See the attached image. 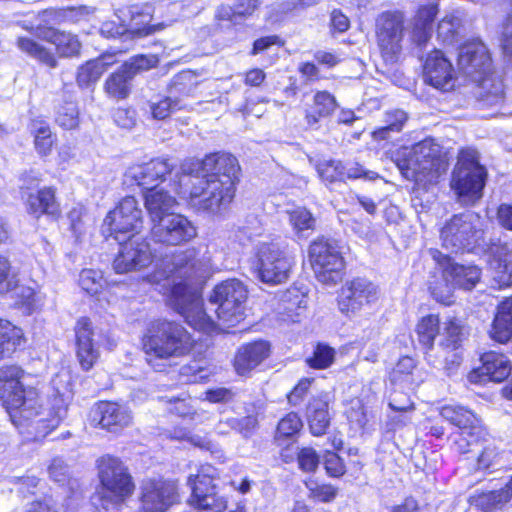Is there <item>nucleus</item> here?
I'll use <instances>...</instances> for the list:
<instances>
[{"mask_svg": "<svg viewBox=\"0 0 512 512\" xmlns=\"http://www.w3.org/2000/svg\"><path fill=\"white\" fill-rule=\"evenodd\" d=\"M26 206L28 213L37 218L42 214H56L58 212V204L55 197V189L44 187L36 194H30Z\"/></svg>", "mask_w": 512, "mask_h": 512, "instance_id": "obj_35", "label": "nucleus"}, {"mask_svg": "<svg viewBox=\"0 0 512 512\" xmlns=\"http://www.w3.org/2000/svg\"><path fill=\"white\" fill-rule=\"evenodd\" d=\"M23 340L22 329L5 319H0V359L11 353Z\"/></svg>", "mask_w": 512, "mask_h": 512, "instance_id": "obj_39", "label": "nucleus"}, {"mask_svg": "<svg viewBox=\"0 0 512 512\" xmlns=\"http://www.w3.org/2000/svg\"><path fill=\"white\" fill-rule=\"evenodd\" d=\"M17 47L30 57L38 60L39 62L49 66H56V59L54 54L49 51L46 47L38 43L37 41L27 38L19 37L17 39Z\"/></svg>", "mask_w": 512, "mask_h": 512, "instance_id": "obj_40", "label": "nucleus"}, {"mask_svg": "<svg viewBox=\"0 0 512 512\" xmlns=\"http://www.w3.org/2000/svg\"><path fill=\"white\" fill-rule=\"evenodd\" d=\"M254 267L257 278L269 285L286 282L294 266V258L286 247L275 242H262L256 246Z\"/></svg>", "mask_w": 512, "mask_h": 512, "instance_id": "obj_9", "label": "nucleus"}, {"mask_svg": "<svg viewBox=\"0 0 512 512\" xmlns=\"http://www.w3.org/2000/svg\"><path fill=\"white\" fill-rule=\"evenodd\" d=\"M95 420L101 428L109 432L118 433L124 428L130 426L133 421L131 410L116 402H100L94 410Z\"/></svg>", "mask_w": 512, "mask_h": 512, "instance_id": "obj_23", "label": "nucleus"}, {"mask_svg": "<svg viewBox=\"0 0 512 512\" xmlns=\"http://www.w3.org/2000/svg\"><path fill=\"white\" fill-rule=\"evenodd\" d=\"M98 476L101 485V512H117L135 489L132 476L124 463L109 455L98 460Z\"/></svg>", "mask_w": 512, "mask_h": 512, "instance_id": "obj_5", "label": "nucleus"}, {"mask_svg": "<svg viewBox=\"0 0 512 512\" xmlns=\"http://www.w3.org/2000/svg\"><path fill=\"white\" fill-rule=\"evenodd\" d=\"M511 6V12L508 14L503 25L501 46L506 55H512V0H508Z\"/></svg>", "mask_w": 512, "mask_h": 512, "instance_id": "obj_64", "label": "nucleus"}, {"mask_svg": "<svg viewBox=\"0 0 512 512\" xmlns=\"http://www.w3.org/2000/svg\"><path fill=\"white\" fill-rule=\"evenodd\" d=\"M336 108L335 98L325 91L317 92L314 96L313 105L307 109L305 119L308 125L313 126L320 118L329 116Z\"/></svg>", "mask_w": 512, "mask_h": 512, "instance_id": "obj_36", "label": "nucleus"}, {"mask_svg": "<svg viewBox=\"0 0 512 512\" xmlns=\"http://www.w3.org/2000/svg\"><path fill=\"white\" fill-rule=\"evenodd\" d=\"M319 177L326 183H334L345 179V168L340 161L322 160L316 165Z\"/></svg>", "mask_w": 512, "mask_h": 512, "instance_id": "obj_48", "label": "nucleus"}, {"mask_svg": "<svg viewBox=\"0 0 512 512\" xmlns=\"http://www.w3.org/2000/svg\"><path fill=\"white\" fill-rule=\"evenodd\" d=\"M486 170L473 149L462 150L451 180V188L463 204H473L482 196Z\"/></svg>", "mask_w": 512, "mask_h": 512, "instance_id": "obj_8", "label": "nucleus"}, {"mask_svg": "<svg viewBox=\"0 0 512 512\" xmlns=\"http://www.w3.org/2000/svg\"><path fill=\"white\" fill-rule=\"evenodd\" d=\"M177 482L164 479H149L141 487V511L165 512L178 496Z\"/></svg>", "mask_w": 512, "mask_h": 512, "instance_id": "obj_18", "label": "nucleus"}, {"mask_svg": "<svg viewBox=\"0 0 512 512\" xmlns=\"http://www.w3.org/2000/svg\"><path fill=\"white\" fill-rule=\"evenodd\" d=\"M424 74L427 82L435 88L449 89L453 86V66L440 50H434L427 56Z\"/></svg>", "mask_w": 512, "mask_h": 512, "instance_id": "obj_25", "label": "nucleus"}, {"mask_svg": "<svg viewBox=\"0 0 512 512\" xmlns=\"http://www.w3.org/2000/svg\"><path fill=\"white\" fill-rule=\"evenodd\" d=\"M181 170L180 188L182 183L190 188L178 193L188 194L189 204L194 209L218 213L232 202L240 171L238 160L233 155L211 153L201 161H185Z\"/></svg>", "mask_w": 512, "mask_h": 512, "instance_id": "obj_2", "label": "nucleus"}, {"mask_svg": "<svg viewBox=\"0 0 512 512\" xmlns=\"http://www.w3.org/2000/svg\"><path fill=\"white\" fill-rule=\"evenodd\" d=\"M217 478V469L211 465H202L197 474L189 475L187 485L192 491L190 505L199 510L224 511L227 507V500L219 495L215 484Z\"/></svg>", "mask_w": 512, "mask_h": 512, "instance_id": "obj_12", "label": "nucleus"}, {"mask_svg": "<svg viewBox=\"0 0 512 512\" xmlns=\"http://www.w3.org/2000/svg\"><path fill=\"white\" fill-rule=\"evenodd\" d=\"M477 95L479 101L484 106H495L502 102L504 97V86L500 76L494 72H489L486 75L481 76L478 81Z\"/></svg>", "mask_w": 512, "mask_h": 512, "instance_id": "obj_33", "label": "nucleus"}, {"mask_svg": "<svg viewBox=\"0 0 512 512\" xmlns=\"http://www.w3.org/2000/svg\"><path fill=\"white\" fill-rule=\"evenodd\" d=\"M416 364L413 358L405 356L399 359L396 366L393 368L390 377L393 382H402L408 378Z\"/></svg>", "mask_w": 512, "mask_h": 512, "instance_id": "obj_59", "label": "nucleus"}, {"mask_svg": "<svg viewBox=\"0 0 512 512\" xmlns=\"http://www.w3.org/2000/svg\"><path fill=\"white\" fill-rule=\"evenodd\" d=\"M395 163L405 178L424 184L436 181L446 169L439 145L431 139L403 148L397 153Z\"/></svg>", "mask_w": 512, "mask_h": 512, "instance_id": "obj_4", "label": "nucleus"}, {"mask_svg": "<svg viewBox=\"0 0 512 512\" xmlns=\"http://www.w3.org/2000/svg\"><path fill=\"white\" fill-rule=\"evenodd\" d=\"M407 121V114L400 109L385 113L384 125L372 132L375 140H384L390 137L391 133H398L402 130Z\"/></svg>", "mask_w": 512, "mask_h": 512, "instance_id": "obj_43", "label": "nucleus"}, {"mask_svg": "<svg viewBox=\"0 0 512 512\" xmlns=\"http://www.w3.org/2000/svg\"><path fill=\"white\" fill-rule=\"evenodd\" d=\"M482 366L468 374L471 383H482L485 381L501 382L511 373L509 359L500 353L490 351L481 356Z\"/></svg>", "mask_w": 512, "mask_h": 512, "instance_id": "obj_22", "label": "nucleus"}, {"mask_svg": "<svg viewBox=\"0 0 512 512\" xmlns=\"http://www.w3.org/2000/svg\"><path fill=\"white\" fill-rule=\"evenodd\" d=\"M303 424L298 414L291 412L284 416L277 426V438H289L296 435Z\"/></svg>", "mask_w": 512, "mask_h": 512, "instance_id": "obj_54", "label": "nucleus"}, {"mask_svg": "<svg viewBox=\"0 0 512 512\" xmlns=\"http://www.w3.org/2000/svg\"><path fill=\"white\" fill-rule=\"evenodd\" d=\"M432 256L440 265H445V275L457 288L471 290L479 282L481 272L477 266L451 262L449 257L442 256L439 251H433Z\"/></svg>", "mask_w": 512, "mask_h": 512, "instance_id": "obj_26", "label": "nucleus"}, {"mask_svg": "<svg viewBox=\"0 0 512 512\" xmlns=\"http://www.w3.org/2000/svg\"><path fill=\"white\" fill-rule=\"evenodd\" d=\"M484 438H477L476 434L472 430H463L454 436V445L458 452L469 453L475 450L479 446V442Z\"/></svg>", "mask_w": 512, "mask_h": 512, "instance_id": "obj_55", "label": "nucleus"}, {"mask_svg": "<svg viewBox=\"0 0 512 512\" xmlns=\"http://www.w3.org/2000/svg\"><path fill=\"white\" fill-rule=\"evenodd\" d=\"M326 473L330 477H341L346 472L343 460L334 452L326 451L323 456Z\"/></svg>", "mask_w": 512, "mask_h": 512, "instance_id": "obj_58", "label": "nucleus"}, {"mask_svg": "<svg viewBox=\"0 0 512 512\" xmlns=\"http://www.w3.org/2000/svg\"><path fill=\"white\" fill-rule=\"evenodd\" d=\"M157 63V59L154 56L138 55L131 58L122 67L124 72L131 74L134 77L139 71L147 70L154 67Z\"/></svg>", "mask_w": 512, "mask_h": 512, "instance_id": "obj_56", "label": "nucleus"}, {"mask_svg": "<svg viewBox=\"0 0 512 512\" xmlns=\"http://www.w3.org/2000/svg\"><path fill=\"white\" fill-rule=\"evenodd\" d=\"M144 198L151 224L173 214L172 210L177 205L176 199L163 189H150Z\"/></svg>", "mask_w": 512, "mask_h": 512, "instance_id": "obj_29", "label": "nucleus"}, {"mask_svg": "<svg viewBox=\"0 0 512 512\" xmlns=\"http://www.w3.org/2000/svg\"><path fill=\"white\" fill-rule=\"evenodd\" d=\"M149 107L152 117L156 120H164L173 112L184 108L179 99H173L171 97H163L152 101Z\"/></svg>", "mask_w": 512, "mask_h": 512, "instance_id": "obj_49", "label": "nucleus"}, {"mask_svg": "<svg viewBox=\"0 0 512 512\" xmlns=\"http://www.w3.org/2000/svg\"><path fill=\"white\" fill-rule=\"evenodd\" d=\"M308 254L320 283L334 286L342 280L345 263L336 241L318 238L310 244Z\"/></svg>", "mask_w": 512, "mask_h": 512, "instance_id": "obj_10", "label": "nucleus"}, {"mask_svg": "<svg viewBox=\"0 0 512 512\" xmlns=\"http://www.w3.org/2000/svg\"><path fill=\"white\" fill-rule=\"evenodd\" d=\"M440 414L444 419L457 426L460 431L472 430L477 438L486 435L484 428L480 424V420L472 411L464 407L444 406Z\"/></svg>", "mask_w": 512, "mask_h": 512, "instance_id": "obj_31", "label": "nucleus"}, {"mask_svg": "<svg viewBox=\"0 0 512 512\" xmlns=\"http://www.w3.org/2000/svg\"><path fill=\"white\" fill-rule=\"evenodd\" d=\"M116 62L115 56L104 54L99 58L87 61L79 67L77 83L80 87H89L96 83L108 67Z\"/></svg>", "mask_w": 512, "mask_h": 512, "instance_id": "obj_32", "label": "nucleus"}, {"mask_svg": "<svg viewBox=\"0 0 512 512\" xmlns=\"http://www.w3.org/2000/svg\"><path fill=\"white\" fill-rule=\"evenodd\" d=\"M404 20L397 12H384L376 20L377 43L387 62H395L402 50Z\"/></svg>", "mask_w": 512, "mask_h": 512, "instance_id": "obj_14", "label": "nucleus"}, {"mask_svg": "<svg viewBox=\"0 0 512 512\" xmlns=\"http://www.w3.org/2000/svg\"><path fill=\"white\" fill-rule=\"evenodd\" d=\"M76 357L80 367L89 371L100 358V350L94 339L95 330L90 319L82 317L75 325Z\"/></svg>", "mask_w": 512, "mask_h": 512, "instance_id": "obj_21", "label": "nucleus"}, {"mask_svg": "<svg viewBox=\"0 0 512 512\" xmlns=\"http://www.w3.org/2000/svg\"><path fill=\"white\" fill-rule=\"evenodd\" d=\"M103 274L99 270L83 269L79 275L80 287L90 295L98 294L104 287Z\"/></svg>", "mask_w": 512, "mask_h": 512, "instance_id": "obj_50", "label": "nucleus"}, {"mask_svg": "<svg viewBox=\"0 0 512 512\" xmlns=\"http://www.w3.org/2000/svg\"><path fill=\"white\" fill-rule=\"evenodd\" d=\"M432 28L425 24L411 23L410 40L419 47H423L431 38Z\"/></svg>", "mask_w": 512, "mask_h": 512, "instance_id": "obj_63", "label": "nucleus"}, {"mask_svg": "<svg viewBox=\"0 0 512 512\" xmlns=\"http://www.w3.org/2000/svg\"><path fill=\"white\" fill-rule=\"evenodd\" d=\"M142 224V210L138 201L132 196H127L106 215L103 231L118 239L119 234L138 231Z\"/></svg>", "mask_w": 512, "mask_h": 512, "instance_id": "obj_15", "label": "nucleus"}, {"mask_svg": "<svg viewBox=\"0 0 512 512\" xmlns=\"http://www.w3.org/2000/svg\"><path fill=\"white\" fill-rule=\"evenodd\" d=\"M441 266L443 267L441 277L436 278L433 276V279L429 281V291L437 302L451 305L454 302L453 291L457 287L445 275V265Z\"/></svg>", "mask_w": 512, "mask_h": 512, "instance_id": "obj_41", "label": "nucleus"}, {"mask_svg": "<svg viewBox=\"0 0 512 512\" xmlns=\"http://www.w3.org/2000/svg\"><path fill=\"white\" fill-rule=\"evenodd\" d=\"M154 259L150 244L146 239L132 236L120 244L112 268L117 274L140 271L148 267Z\"/></svg>", "mask_w": 512, "mask_h": 512, "instance_id": "obj_16", "label": "nucleus"}, {"mask_svg": "<svg viewBox=\"0 0 512 512\" xmlns=\"http://www.w3.org/2000/svg\"><path fill=\"white\" fill-rule=\"evenodd\" d=\"M39 38L52 43L60 56L70 57L77 55L81 48L78 37L74 34L54 28H37Z\"/></svg>", "mask_w": 512, "mask_h": 512, "instance_id": "obj_28", "label": "nucleus"}, {"mask_svg": "<svg viewBox=\"0 0 512 512\" xmlns=\"http://www.w3.org/2000/svg\"><path fill=\"white\" fill-rule=\"evenodd\" d=\"M439 12L438 4L437 3H429L427 5L421 6L416 16L413 19V22H416L418 24H425V26H428L432 28V23L437 16Z\"/></svg>", "mask_w": 512, "mask_h": 512, "instance_id": "obj_62", "label": "nucleus"}, {"mask_svg": "<svg viewBox=\"0 0 512 512\" xmlns=\"http://www.w3.org/2000/svg\"><path fill=\"white\" fill-rule=\"evenodd\" d=\"M464 26L462 17L452 13L446 15L438 24L437 37L443 43L452 45L463 35Z\"/></svg>", "mask_w": 512, "mask_h": 512, "instance_id": "obj_38", "label": "nucleus"}, {"mask_svg": "<svg viewBox=\"0 0 512 512\" xmlns=\"http://www.w3.org/2000/svg\"><path fill=\"white\" fill-rule=\"evenodd\" d=\"M463 336V325L456 317H451L444 323L443 339L440 344L447 349L455 350Z\"/></svg>", "mask_w": 512, "mask_h": 512, "instance_id": "obj_47", "label": "nucleus"}, {"mask_svg": "<svg viewBox=\"0 0 512 512\" xmlns=\"http://www.w3.org/2000/svg\"><path fill=\"white\" fill-rule=\"evenodd\" d=\"M335 351L327 345L318 344L313 352V356L306 359L309 367L314 369H326L334 361Z\"/></svg>", "mask_w": 512, "mask_h": 512, "instance_id": "obj_52", "label": "nucleus"}, {"mask_svg": "<svg viewBox=\"0 0 512 512\" xmlns=\"http://www.w3.org/2000/svg\"><path fill=\"white\" fill-rule=\"evenodd\" d=\"M30 132L34 137V147L40 156L50 154L55 142L50 126L41 119H34L30 124Z\"/></svg>", "mask_w": 512, "mask_h": 512, "instance_id": "obj_37", "label": "nucleus"}, {"mask_svg": "<svg viewBox=\"0 0 512 512\" xmlns=\"http://www.w3.org/2000/svg\"><path fill=\"white\" fill-rule=\"evenodd\" d=\"M484 235L483 220L477 213L454 215L442 227V246L451 252L476 251Z\"/></svg>", "mask_w": 512, "mask_h": 512, "instance_id": "obj_7", "label": "nucleus"}, {"mask_svg": "<svg viewBox=\"0 0 512 512\" xmlns=\"http://www.w3.org/2000/svg\"><path fill=\"white\" fill-rule=\"evenodd\" d=\"M143 351L147 363L157 371L171 358L188 354L193 341L189 333L179 324L169 321L153 322L142 339Z\"/></svg>", "mask_w": 512, "mask_h": 512, "instance_id": "obj_3", "label": "nucleus"}, {"mask_svg": "<svg viewBox=\"0 0 512 512\" xmlns=\"http://www.w3.org/2000/svg\"><path fill=\"white\" fill-rule=\"evenodd\" d=\"M489 334L499 343H506L512 338V297L498 304Z\"/></svg>", "mask_w": 512, "mask_h": 512, "instance_id": "obj_30", "label": "nucleus"}, {"mask_svg": "<svg viewBox=\"0 0 512 512\" xmlns=\"http://www.w3.org/2000/svg\"><path fill=\"white\" fill-rule=\"evenodd\" d=\"M458 67L473 81L491 72V59L486 46L476 40L464 43L459 49Z\"/></svg>", "mask_w": 512, "mask_h": 512, "instance_id": "obj_19", "label": "nucleus"}, {"mask_svg": "<svg viewBox=\"0 0 512 512\" xmlns=\"http://www.w3.org/2000/svg\"><path fill=\"white\" fill-rule=\"evenodd\" d=\"M231 429L238 431L243 437H249L258 425V419L256 416L248 415L240 419L229 418L228 422Z\"/></svg>", "mask_w": 512, "mask_h": 512, "instance_id": "obj_57", "label": "nucleus"}, {"mask_svg": "<svg viewBox=\"0 0 512 512\" xmlns=\"http://www.w3.org/2000/svg\"><path fill=\"white\" fill-rule=\"evenodd\" d=\"M305 486L308 489L309 499L320 502H331L337 495V488L331 484H320L314 479L305 481Z\"/></svg>", "mask_w": 512, "mask_h": 512, "instance_id": "obj_51", "label": "nucleus"}, {"mask_svg": "<svg viewBox=\"0 0 512 512\" xmlns=\"http://www.w3.org/2000/svg\"><path fill=\"white\" fill-rule=\"evenodd\" d=\"M308 423L315 436L323 435L330 423L327 395L313 398L307 408Z\"/></svg>", "mask_w": 512, "mask_h": 512, "instance_id": "obj_34", "label": "nucleus"}, {"mask_svg": "<svg viewBox=\"0 0 512 512\" xmlns=\"http://www.w3.org/2000/svg\"><path fill=\"white\" fill-rule=\"evenodd\" d=\"M416 330L419 341L426 347L431 348L436 336L439 334V317L433 314L422 317L417 324Z\"/></svg>", "mask_w": 512, "mask_h": 512, "instance_id": "obj_45", "label": "nucleus"}, {"mask_svg": "<svg viewBox=\"0 0 512 512\" xmlns=\"http://www.w3.org/2000/svg\"><path fill=\"white\" fill-rule=\"evenodd\" d=\"M379 298V288L365 278L347 281L337 297L339 311L347 317H355L364 308L375 303Z\"/></svg>", "mask_w": 512, "mask_h": 512, "instance_id": "obj_13", "label": "nucleus"}, {"mask_svg": "<svg viewBox=\"0 0 512 512\" xmlns=\"http://www.w3.org/2000/svg\"><path fill=\"white\" fill-rule=\"evenodd\" d=\"M78 114L76 104L73 102H66L59 108L56 122L65 129H74L78 126Z\"/></svg>", "mask_w": 512, "mask_h": 512, "instance_id": "obj_53", "label": "nucleus"}, {"mask_svg": "<svg viewBox=\"0 0 512 512\" xmlns=\"http://www.w3.org/2000/svg\"><path fill=\"white\" fill-rule=\"evenodd\" d=\"M347 417L352 424L359 428H363L367 421V409L361 400L355 399L351 401L350 408L347 411Z\"/></svg>", "mask_w": 512, "mask_h": 512, "instance_id": "obj_61", "label": "nucleus"}, {"mask_svg": "<svg viewBox=\"0 0 512 512\" xmlns=\"http://www.w3.org/2000/svg\"><path fill=\"white\" fill-rule=\"evenodd\" d=\"M269 353L270 345L267 341L259 340L242 345L234 357L235 371L238 375H247L262 363Z\"/></svg>", "mask_w": 512, "mask_h": 512, "instance_id": "obj_27", "label": "nucleus"}, {"mask_svg": "<svg viewBox=\"0 0 512 512\" xmlns=\"http://www.w3.org/2000/svg\"><path fill=\"white\" fill-rule=\"evenodd\" d=\"M150 233L157 243L180 245L195 238L197 229L187 217L173 213L153 223Z\"/></svg>", "mask_w": 512, "mask_h": 512, "instance_id": "obj_17", "label": "nucleus"}, {"mask_svg": "<svg viewBox=\"0 0 512 512\" xmlns=\"http://www.w3.org/2000/svg\"><path fill=\"white\" fill-rule=\"evenodd\" d=\"M476 251L482 252L487 256L490 266L496 271L494 279L500 286L512 284V274L508 273L507 265L508 256L512 254V244L494 238L489 239L487 242L483 235Z\"/></svg>", "mask_w": 512, "mask_h": 512, "instance_id": "obj_20", "label": "nucleus"}, {"mask_svg": "<svg viewBox=\"0 0 512 512\" xmlns=\"http://www.w3.org/2000/svg\"><path fill=\"white\" fill-rule=\"evenodd\" d=\"M201 286L202 279L198 277L174 283L170 300L187 324L196 330L210 333L216 324L203 309Z\"/></svg>", "mask_w": 512, "mask_h": 512, "instance_id": "obj_6", "label": "nucleus"}, {"mask_svg": "<svg viewBox=\"0 0 512 512\" xmlns=\"http://www.w3.org/2000/svg\"><path fill=\"white\" fill-rule=\"evenodd\" d=\"M173 164L168 159L156 158L149 162L131 166L127 177L147 191L155 189L158 181H162L171 172Z\"/></svg>", "mask_w": 512, "mask_h": 512, "instance_id": "obj_24", "label": "nucleus"}, {"mask_svg": "<svg viewBox=\"0 0 512 512\" xmlns=\"http://www.w3.org/2000/svg\"><path fill=\"white\" fill-rule=\"evenodd\" d=\"M132 78L131 74L124 72V68L121 67L105 81L106 93L115 99L126 98L130 92L129 81Z\"/></svg>", "mask_w": 512, "mask_h": 512, "instance_id": "obj_44", "label": "nucleus"}, {"mask_svg": "<svg viewBox=\"0 0 512 512\" xmlns=\"http://www.w3.org/2000/svg\"><path fill=\"white\" fill-rule=\"evenodd\" d=\"M319 456L313 448L307 447L298 454L299 468L304 472H314L319 465Z\"/></svg>", "mask_w": 512, "mask_h": 512, "instance_id": "obj_60", "label": "nucleus"}, {"mask_svg": "<svg viewBox=\"0 0 512 512\" xmlns=\"http://www.w3.org/2000/svg\"><path fill=\"white\" fill-rule=\"evenodd\" d=\"M247 290L237 279H230L217 285L210 297L212 303L218 304L216 314L224 326L233 327L244 319V303Z\"/></svg>", "mask_w": 512, "mask_h": 512, "instance_id": "obj_11", "label": "nucleus"}, {"mask_svg": "<svg viewBox=\"0 0 512 512\" xmlns=\"http://www.w3.org/2000/svg\"><path fill=\"white\" fill-rule=\"evenodd\" d=\"M509 500V489L506 487L498 491H489L471 496V503L483 510H491Z\"/></svg>", "mask_w": 512, "mask_h": 512, "instance_id": "obj_46", "label": "nucleus"}, {"mask_svg": "<svg viewBox=\"0 0 512 512\" xmlns=\"http://www.w3.org/2000/svg\"><path fill=\"white\" fill-rule=\"evenodd\" d=\"M288 220L294 233L298 237H304L305 232L314 230L316 220L312 213L305 207L297 206L286 211Z\"/></svg>", "mask_w": 512, "mask_h": 512, "instance_id": "obj_42", "label": "nucleus"}, {"mask_svg": "<svg viewBox=\"0 0 512 512\" xmlns=\"http://www.w3.org/2000/svg\"><path fill=\"white\" fill-rule=\"evenodd\" d=\"M24 377L25 371L17 365L0 368V400L16 427H32L37 435L45 436L67 415L69 385L61 386V375H57L52 380L55 393L44 403L36 387L24 385Z\"/></svg>", "mask_w": 512, "mask_h": 512, "instance_id": "obj_1", "label": "nucleus"}]
</instances>
